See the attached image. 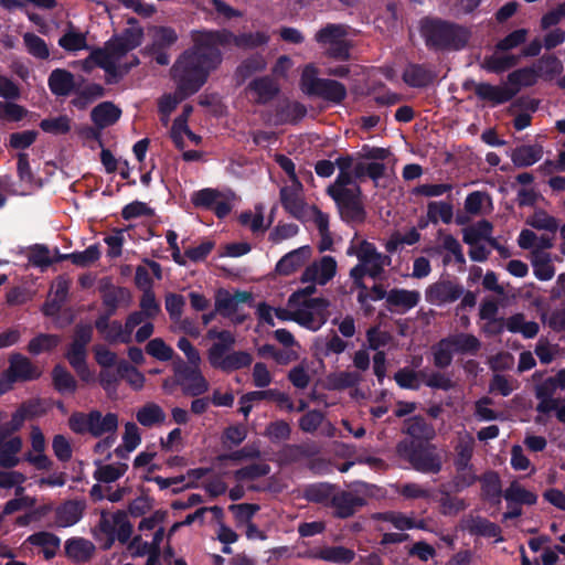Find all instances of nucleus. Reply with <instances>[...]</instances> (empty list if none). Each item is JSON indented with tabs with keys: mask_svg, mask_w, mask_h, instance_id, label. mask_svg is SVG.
<instances>
[{
	"mask_svg": "<svg viewBox=\"0 0 565 565\" xmlns=\"http://www.w3.org/2000/svg\"><path fill=\"white\" fill-rule=\"evenodd\" d=\"M543 154V148L540 145L520 146L511 153V160L516 167H529L537 162Z\"/></svg>",
	"mask_w": 565,
	"mask_h": 565,
	"instance_id": "38",
	"label": "nucleus"
},
{
	"mask_svg": "<svg viewBox=\"0 0 565 565\" xmlns=\"http://www.w3.org/2000/svg\"><path fill=\"white\" fill-rule=\"evenodd\" d=\"M178 383L188 396H200L209 391V383L198 366H185L179 371Z\"/></svg>",
	"mask_w": 565,
	"mask_h": 565,
	"instance_id": "19",
	"label": "nucleus"
},
{
	"mask_svg": "<svg viewBox=\"0 0 565 565\" xmlns=\"http://www.w3.org/2000/svg\"><path fill=\"white\" fill-rule=\"evenodd\" d=\"M307 115V108L299 102L284 100L275 110L276 125L297 124Z\"/></svg>",
	"mask_w": 565,
	"mask_h": 565,
	"instance_id": "26",
	"label": "nucleus"
},
{
	"mask_svg": "<svg viewBox=\"0 0 565 565\" xmlns=\"http://www.w3.org/2000/svg\"><path fill=\"white\" fill-rule=\"evenodd\" d=\"M52 377L54 387L58 392H75L77 383L73 375L64 366L56 365L52 371Z\"/></svg>",
	"mask_w": 565,
	"mask_h": 565,
	"instance_id": "57",
	"label": "nucleus"
},
{
	"mask_svg": "<svg viewBox=\"0 0 565 565\" xmlns=\"http://www.w3.org/2000/svg\"><path fill=\"white\" fill-rule=\"evenodd\" d=\"M253 362V356L246 351H231L220 364L215 367L230 373L239 369L248 367Z\"/></svg>",
	"mask_w": 565,
	"mask_h": 565,
	"instance_id": "44",
	"label": "nucleus"
},
{
	"mask_svg": "<svg viewBox=\"0 0 565 565\" xmlns=\"http://www.w3.org/2000/svg\"><path fill=\"white\" fill-rule=\"evenodd\" d=\"M537 81V72L533 67L519 68L508 75L509 88H515L516 94L521 87L533 86Z\"/></svg>",
	"mask_w": 565,
	"mask_h": 565,
	"instance_id": "47",
	"label": "nucleus"
},
{
	"mask_svg": "<svg viewBox=\"0 0 565 565\" xmlns=\"http://www.w3.org/2000/svg\"><path fill=\"white\" fill-rule=\"evenodd\" d=\"M463 527L471 535H479L484 537H495V542H502L501 527L481 516H468L463 521Z\"/></svg>",
	"mask_w": 565,
	"mask_h": 565,
	"instance_id": "25",
	"label": "nucleus"
},
{
	"mask_svg": "<svg viewBox=\"0 0 565 565\" xmlns=\"http://www.w3.org/2000/svg\"><path fill=\"white\" fill-rule=\"evenodd\" d=\"M362 375L355 371H341L329 375V384L333 390H345L358 385L362 381Z\"/></svg>",
	"mask_w": 565,
	"mask_h": 565,
	"instance_id": "52",
	"label": "nucleus"
},
{
	"mask_svg": "<svg viewBox=\"0 0 565 565\" xmlns=\"http://www.w3.org/2000/svg\"><path fill=\"white\" fill-rule=\"evenodd\" d=\"M270 472V466L265 462L252 463L234 472L237 481L255 480L267 476Z\"/></svg>",
	"mask_w": 565,
	"mask_h": 565,
	"instance_id": "61",
	"label": "nucleus"
},
{
	"mask_svg": "<svg viewBox=\"0 0 565 565\" xmlns=\"http://www.w3.org/2000/svg\"><path fill=\"white\" fill-rule=\"evenodd\" d=\"M525 223L536 230L547 231L552 234H555L559 226L558 221L548 215L544 210L535 211L526 218Z\"/></svg>",
	"mask_w": 565,
	"mask_h": 565,
	"instance_id": "54",
	"label": "nucleus"
},
{
	"mask_svg": "<svg viewBox=\"0 0 565 565\" xmlns=\"http://www.w3.org/2000/svg\"><path fill=\"white\" fill-rule=\"evenodd\" d=\"M66 556L77 564L87 563L95 554L93 542L83 537H73L65 542Z\"/></svg>",
	"mask_w": 565,
	"mask_h": 565,
	"instance_id": "24",
	"label": "nucleus"
},
{
	"mask_svg": "<svg viewBox=\"0 0 565 565\" xmlns=\"http://www.w3.org/2000/svg\"><path fill=\"white\" fill-rule=\"evenodd\" d=\"M310 246H301L286 254L276 265V273L289 276L301 268L311 257Z\"/></svg>",
	"mask_w": 565,
	"mask_h": 565,
	"instance_id": "22",
	"label": "nucleus"
},
{
	"mask_svg": "<svg viewBox=\"0 0 565 565\" xmlns=\"http://www.w3.org/2000/svg\"><path fill=\"white\" fill-rule=\"evenodd\" d=\"M534 353L542 364H550L561 353L558 344L550 343L548 340L541 338L534 349Z\"/></svg>",
	"mask_w": 565,
	"mask_h": 565,
	"instance_id": "62",
	"label": "nucleus"
},
{
	"mask_svg": "<svg viewBox=\"0 0 565 565\" xmlns=\"http://www.w3.org/2000/svg\"><path fill=\"white\" fill-rule=\"evenodd\" d=\"M143 39V31L139 26H131L114 39L109 40L104 49L92 52L96 65L111 76L117 75V62L129 51L139 46Z\"/></svg>",
	"mask_w": 565,
	"mask_h": 565,
	"instance_id": "4",
	"label": "nucleus"
},
{
	"mask_svg": "<svg viewBox=\"0 0 565 565\" xmlns=\"http://www.w3.org/2000/svg\"><path fill=\"white\" fill-rule=\"evenodd\" d=\"M7 369L17 381H30L40 376V372L26 356L14 353L10 356Z\"/></svg>",
	"mask_w": 565,
	"mask_h": 565,
	"instance_id": "29",
	"label": "nucleus"
},
{
	"mask_svg": "<svg viewBox=\"0 0 565 565\" xmlns=\"http://www.w3.org/2000/svg\"><path fill=\"white\" fill-rule=\"evenodd\" d=\"M317 282H309L305 288L298 289L289 297V305L295 307L298 306L309 313L318 312L321 317V326L327 321L329 312L328 308L330 302L326 298H311V296L317 291Z\"/></svg>",
	"mask_w": 565,
	"mask_h": 565,
	"instance_id": "10",
	"label": "nucleus"
},
{
	"mask_svg": "<svg viewBox=\"0 0 565 565\" xmlns=\"http://www.w3.org/2000/svg\"><path fill=\"white\" fill-rule=\"evenodd\" d=\"M291 427L285 420L269 423L265 429V436L273 443L285 441L290 438Z\"/></svg>",
	"mask_w": 565,
	"mask_h": 565,
	"instance_id": "64",
	"label": "nucleus"
},
{
	"mask_svg": "<svg viewBox=\"0 0 565 565\" xmlns=\"http://www.w3.org/2000/svg\"><path fill=\"white\" fill-rule=\"evenodd\" d=\"M353 253L359 259V264L353 267V275L359 277L370 276L377 279L384 271L387 256L379 253L375 246L366 241L360 242L356 246H352Z\"/></svg>",
	"mask_w": 565,
	"mask_h": 565,
	"instance_id": "9",
	"label": "nucleus"
},
{
	"mask_svg": "<svg viewBox=\"0 0 565 565\" xmlns=\"http://www.w3.org/2000/svg\"><path fill=\"white\" fill-rule=\"evenodd\" d=\"M436 73L427 65L411 64L403 73V81L412 87H425L434 82Z\"/></svg>",
	"mask_w": 565,
	"mask_h": 565,
	"instance_id": "30",
	"label": "nucleus"
},
{
	"mask_svg": "<svg viewBox=\"0 0 565 565\" xmlns=\"http://www.w3.org/2000/svg\"><path fill=\"white\" fill-rule=\"evenodd\" d=\"M139 424L145 427L161 425L166 422L167 415L161 406L156 403H147L136 414Z\"/></svg>",
	"mask_w": 565,
	"mask_h": 565,
	"instance_id": "43",
	"label": "nucleus"
},
{
	"mask_svg": "<svg viewBox=\"0 0 565 565\" xmlns=\"http://www.w3.org/2000/svg\"><path fill=\"white\" fill-rule=\"evenodd\" d=\"M463 295V287L455 280L440 279L428 286L426 300L433 305H445L457 301Z\"/></svg>",
	"mask_w": 565,
	"mask_h": 565,
	"instance_id": "11",
	"label": "nucleus"
},
{
	"mask_svg": "<svg viewBox=\"0 0 565 565\" xmlns=\"http://www.w3.org/2000/svg\"><path fill=\"white\" fill-rule=\"evenodd\" d=\"M519 63V58L515 55H504V56H495L492 55L487 57L482 63V68L493 72V73H502Z\"/></svg>",
	"mask_w": 565,
	"mask_h": 565,
	"instance_id": "59",
	"label": "nucleus"
},
{
	"mask_svg": "<svg viewBox=\"0 0 565 565\" xmlns=\"http://www.w3.org/2000/svg\"><path fill=\"white\" fill-rule=\"evenodd\" d=\"M452 352L460 354H477L481 349L479 339L470 333H456L445 338Z\"/></svg>",
	"mask_w": 565,
	"mask_h": 565,
	"instance_id": "32",
	"label": "nucleus"
},
{
	"mask_svg": "<svg viewBox=\"0 0 565 565\" xmlns=\"http://www.w3.org/2000/svg\"><path fill=\"white\" fill-rule=\"evenodd\" d=\"M245 92L254 104L266 105L278 95L279 86L270 76H260L250 81Z\"/></svg>",
	"mask_w": 565,
	"mask_h": 565,
	"instance_id": "16",
	"label": "nucleus"
},
{
	"mask_svg": "<svg viewBox=\"0 0 565 565\" xmlns=\"http://www.w3.org/2000/svg\"><path fill=\"white\" fill-rule=\"evenodd\" d=\"M348 28L343 24H327L320 29L315 40L323 47L324 54L331 58L347 61L350 58V43L345 40Z\"/></svg>",
	"mask_w": 565,
	"mask_h": 565,
	"instance_id": "7",
	"label": "nucleus"
},
{
	"mask_svg": "<svg viewBox=\"0 0 565 565\" xmlns=\"http://www.w3.org/2000/svg\"><path fill=\"white\" fill-rule=\"evenodd\" d=\"M93 533L96 539H100L104 535L106 537L104 548H109L116 539L121 543H126L131 536L132 525L125 511L119 510L115 513L103 511Z\"/></svg>",
	"mask_w": 565,
	"mask_h": 565,
	"instance_id": "6",
	"label": "nucleus"
},
{
	"mask_svg": "<svg viewBox=\"0 0 565 565\" xmlns=\"http://www.w3.org/2000/svg\"><path fill=\"white\" fill-rule=\"evenodd\" d=\"M503 497L507 501L529 505L534 504L537 500L536 494L526 490L516 481L511 482V484L504 490Z\"/></svg>",
	"mask_w": 565,
	"mask_h": 565,
	"instance_id": "51",
	"label": "nucleus"
},
{
	"mask_svg": "<svg viewBox=\"0 0 565 565\" xmlns=\"http://www.w3.org/2000/svg\"><path fill=\"white\" fill-rule=\"evenodd\" d=\"M420 295L416 290L406 289H392L388 291L386 302L388 307L401 308L402 310H409L417 306Z\"/></svg>",
	"mask_w": 565,
	"mask_h": 565,
	"instance_id": "34",
	"label": "nucleus"
},
{
	"mask_svg": "<svg viewBox=\"0 0 565 565\" xmlns=\"http://www.w3.org/2000/svg\"><path fill=\"white\" fill-rule=\"evenodd\" d=\"M131 300L127 288L110 286L103 291V303L107 307L109 315H114L121 305H128Z\"/></svg>",
	"mask_w": 565,
	"mask_h": 565,
	"instance_id": "39",
	"label": "nucleus"
},
{
	"mask_svg": "<svg viewBox=\"0 0 565 565\" xmlns=\"http://www.w3.org/2000/svg\"><path fill=\"white\" fill-rule=\"evenodd\" d=\"M202 40L203 32H198L193 50L183 53L171 67V76L183 96L195 94L205 83L209 71L221 62L220 50Z\"/></svg>",
	"mask_w": 565,
	"mask_h": 565,
	"instance_id": "1",
	"label": "nucleus"
},
{
	"mask_svg": "<svg viewBox=\"0 0 565 565\" xmlns=\"http://www.w3.org/2000/svg\"><path fill=\"white\" fill-rule=\"evenodd\" d=\"M60 342L61 338L57 334L40 333L29 342L28 351L33 355L50 352L56 348Z\"/></svg>",
	"mask_w": 565,
	"mask_h": 565,
	"instance_id": "49",
	"label": "nucleus"
},
{
	"mask_svg": "<svg viewBox=\"0 0 565 565\" xmlns=\"http://www.w3.org/2000/svg\"><path fill=\"white\" fill-rule=\"evenodd\" d=\"M307 557L338 565H348L355 558V552L342 545L322 546L308 551Z\"/></svg>",
	"mask_w": 565,
	"mask_h": 565,
	"instance_id": "20",
	"label": "nucleus"
},
{
	"mask_svg": "<svg viewBox=\"0 0 565 565\" xmlns=\"http://www.w3.org/2000/svg\"><path fill=\"white\" fill-rule=\"evenodd\" d=\"M492 224L487 220L479 221L463 230V242L468 245H476L481 239L489 238L492 233Z\"/></svg>",
	"mask_w": 565,
	"mask_h": 565,
	"instance_id": "50",
	"label": "nucleus"
},
{
	"mask_svg": "<svg viewBox=\"0 0 565 565\" xmlns=\"http://www.w3.org/2000/svg\"><path fill=\"white\" fill-rule=\"evenodd\" d=\"M431 354L437 369H446L452 363L454 352L445 338L431 347Z\"/></svg>",
	"mask_w": 565,
	"mask_h": 565,
	"instance_id": "55",
	"label": "nucleus"
},
{
	"mask_svg": "<svg viewBox=\"0 0 565 565\" xmlns=\"http://www.w3.org/2000/svg\"><path fill=\"white\" fill-rule=\"evenodd\" d=\"M202 41H204V43H212V45L217 49L218 45H235L242 50H253L266 45L269 41V35L265 32L235 35L227 30L204 31Z\"/></svg>",
	"mask_w": 565,
	"mask_h": 565,
	"instance_id": "8",
	"label": "nucleus"
},
{
	"mask_svg": "<svg viewBox=\"0 0 565 565\" xmlns=\"http://www.w3.org/2000/svg\"><path fill=\"white\" fill-rule=\"evenodd\" d=\"M267 62L264 55L256 53L244 58L234 72L236 85H242L249 77L266 70Z\"/></svg>",
	"mask_w": 565,
	"mask_h": 565,
	"instance_id": "27",
	"label": "nucleus"
},
{
	"mask_svg": "<svg viewBox=\"0 0 565 565\" xmlns=\"http://www.w3.org/2000/svg\"><path fill=\"white\" fill-rule=\"evenodd\" d=\"M404 433L419 443H429L436 437L435 427L422 416H413L404 420Z\"/></svg>",
	"mask_w": 565,
	"mask_h": 565,
	"instance_id": "23",
	"label": "nucleus"
},
{
	"mask_svg": "<svg viewBox=\"0 0 565 565\" xmlns=\"http://www.w3.org/2000/svg\"><path fill=\"white\" fill-rule=\"evenodd\" d=\"M22 449V439L18 436L9 438L0 446V466L7 469L15 467L20 459L18 454Z\"/></svg>",
	"mask_w": 565,
	"mask_h": 565,
	"instance_id": "41",
	"label": "nucleus"
},
{
	"mask_svg": "<svg viewBox=\"0 0 565 565\" xmlns=\"http://www.w3.org/2000/svg\"><path fill=\"white\" fill-rule=\"evenodd\" d=\"M537 72V77L553 78L563 71L562 62L554 55H544L537 60L533 67Z\"/></svg>",
	"mask_w": 565,
	"mask_h": 565,
	"instance_id": "48",
	"label": "nucleus"
},
{
	"mask_svg": "<svg viewBox=\"0 0 565 565\" xmlns=\"http://www.w3.org/2000/svg\"><path fill=\"white\" fill-rule=\"evenodd\" d=\"M365 503L366 501L363 497L352 491L340 490L338 488L330 508L333 509L334 516L348 519L365 505Z\"/></svg>",
	"mask_w": 565,
	"mask_h": 565,
	"instance_id": "17",
	"label": "nucleus"
},
{
	"mask_svg": "<svg viewBox=\"0 0 565 565\" xmlns=\"http://www.w3.org/2000/svg\"><path fill=\"white\" fill-rule=\"evenodd\" d=\"M119 425L118 415L115 413L103 414L98 409H94V437L99 438L104 435H114Z\"/></svg>",
	"mask_w": 565,
	"mask_h": 565,
	"instance_id": "36",
	"label": "nucleus"
},
{
	"mask_svg": "<svg viewBox=\"0 0 565 565\" xmlns=\"http://www.w3.org/2000/svg\"><path fill=\"white\" fill-rule=\"evenodd\" d=\"M302 183L290 184L280 189V202L284 209L295 218L305 220L308 214V205L302 195Z\"/></svg>",
	"mask_w": 565,
	"mask_h": 565,
	"instance_id": "15",
	"label": "nucleus"
},
{
	"mask_svg": "<svg viewBox=\"0 0 565 565\" xmlns=\"http://www.w3.org/2000/svg\"><path fill=\"white\" fill-rule=\"evenodd\" d=\"M475 440L471 436L466 435L459 438L456 450V458L454 461L455 467H467L471 466L470 460L473 454Z\"/></svg>",
	"mask_w": 565,
	"mask_h": 565,
	"instance_id": "56",
	"label": "nucleus"
},
{
	"mask_svg": "<svg viewBox=\"0 0 565 565\" xmlns=\"http://www.w3.org/2000/svg\"><path fill=\"white\" fill-rule=\"evenodd\" d=\"M327 193L338 205L341 217L347 222L363 223L366 212L362 202L360 185L351 174H339L327 188Z\"/></svg>",
	"mask_w": 565,
	"mask_h": 565,
	"instance_id": "3",
	"label": "nucleus"
},
{
	"mask_svg": "<svg viewBox=\"0 0 565 565\" xmlns=\"http://www.w3.org/2000/svg\"><path fill=\"white\" fill-rule=\"evenodd\" d=\"M465 89H473L475 94L481 99L493 104H503L511 100L516 95L515 88L509 86H494L489 83H476L470 79L465 82Z\"/></svg>",
	"mask_w": 565,
	"mask_h": 565,
	"instance_id": "13",
	"label": "nucleus"
},
{
	"mask_svg": "<svg viewBox=\"0 0 565 565\" xmlns=\"http://www.w3.org/2000/svg\"><path fill=\"white\" fill-rule=\"evenodd\" d=\"M419 32L426 46L436 51L461 50L471 38V31L467 26L431 17L420 20Z\"/></svg>",
	"mask_w": 565,
	"mask_h": 565,
	"instance_id": "2",
	"label": "nucleus"
},
{
	"mask_svg": "<svg viewBox=\"0 0 565 565\" xmlns=\"http://www.w3.org/2000/svg\"><path fill=\"white\" fill-rule=\"evenodd\" d=\"M206 338L215 340V342L207 350V360L214 369L220 364L222 359L226 356L236 343L235 335L228 330L218 331L212 328L207 331Z\"/></svg>",
	"mask_w": 565,
	"mask_h": 565,
	"instance_id": "12",
	"label": "nucleus"
},
{
	"mask_svg": "<svg viewBox=\"0 0 565 565\" xmlns=\"http://www.w3.org/2000/svg\"><path fill=\"white\" fill-rule=\"evenodd\" d=\"M121 115V110L111 102H103L90 111V119L102 130L114 125Z\"/></svg>",
	"mask_w": 565,
	"mask_h": 565,
	"instance_id": "28",
	"label": "nucleus"
},
{
	"mask_svg": "<svg viewBox=\"0 0 565 565\" xmlns=\"http://www.w3.org/2000/svg\"><path fill=\"white\" fill-rule=\"evenodd\" d=\"M252 298V294L248 291L231 294L228 290L221 288L215 292L214 306L221 316L228 318L238 311L239 305L250 301Z\"/></svg>",
	"mask_w": 565,
	"mask_h": 565,
	"instance_id": "18",
	"label": "nucleus"
},
{
	"mask_svg": "<svg viewBox=\"0 0 565 565\" xmlns=\"http://www.w3.org/2000/svg\"><path fill=\"white\" fill-rule=\"evenodd\" d=\"M452 204L449 202H430L427 205V218L437 224L441 220L445 224L452 221Z\"/></svg>",
	"mask_w": 565,
	"mask_h": 565,
	"instance_id": "53",
	"label": "nucleus"
},
{
	"mask_svg": "<svg viewBox=\"0 0 565 565\" xmlns=\"http://www.w3.org/2000/svg\"><path fill=\"white\" fill-rule=\"evenodd\" d=\"M317 450L307 445H285L280 450V457L288 462L298 461L301 458L316 454Z\"/></svg>",
	"mask_w": 565,
	"mask_h": 565,
	"instance_id": "63",
	"label": "nucleus"
},
{
	"mask_svg": "<svg viewBox=\"0 0 565 565\" xmlns=\"http://www.w3.org/2000/svg\"><path fill=\"white\" fill-rule=\"evenodd\" d=\"M337 273V262L331 256H323L305 268L300 277L302 284L317 282L326 285Z\"/></svg>",
	"mask_w": 565,
	"mask_h": 565,
	"instance_id": "14",
	"label": "nucleus"
},
{
	"mask_svg": "<svg viewBox=\"0 0 565 565\" xmlns=\"http://www.w3.org/2000/svg\"><path fill=\"white\" fill-rule=\"evenodd\" d=\"M396 454L419 472L436 475L443 469V457L433 444L403 439Z\"/></svg>",
	"mask_w": 565,
	"mask_h": 565,
	"instance_id": "5",
	"label": "nucleus"
},
{
	"mask_svg": "<svg viewBox=\"0 0 565 565\" xmlns=\"http://www.w3.org/2000/svg\"><path fill=\"white\" fill-rule=\"evenodd\" d=\"M337 489L338 487L334 484L321 482L308 486L305 489L303 495L310 502L330 508Z\"/></svg>",
	"mask_w": 565,
	"mask_h": 565,
	"instance_id": "33",
	"label": "nucleus"
},
{
	"mask_svg": "<svg viewBox=\"0 0 565 565\" xmlns=\"http://www.w3.org/2000/svg\"><path fill=\"white\" fill-rule=\"evenodd\" d=\"M532 266L534 275L540 280H550L555 275V268L551 255L544 250H532Z\"/></svg>",
	"mask_w": 565,
	"mask_h": 565,
	"instance_id": "37",
	"label": "nucleus"
},
{
	"mask_svg": "<svg viewBox=\"0 0 565 565\" xmlns=\"http://www.w3.org/2000/svg\"><path fill=\"white\" fill-rule=\"evenodd\" d=\"M315 96L322 97L333 103H341L347 97V88L340 82L324 78L320 83Z\"/></svg>",
	"mask_w": 565,
	"mask_h": 565,
	"instance_id": "46",
	"label": "nucleus"
},
{
	"mask_svg": "<svg viewBox=\"0 0 565 565\" xmlns=\"http://www.w3.org/2000/svg\"><path fill=\"white\" fill-rule=\"evenodd\" d=\"M70 429L77 435H90L94 437V409L88 413L74 412L67 420Z\"/></svg>",
	"mask_w": 565,
	"mask_h": 565,
	"instance_id": "45",
	"label": "nucleus"
},
{
	"mask_svg": "<svg viewBox=\"0 0 565 565\" xmlns=\"http://www.w3.org/2000/svg\"><path fill=\"white\" fill-rule=\"evenodd\" d=\"M482 286L484 289L493 291L498 295L499 302L502 307L507 306L510 299L515 298L514 289L509 284H499L498 277L493 271H488L484 275L482 279Z\"/></svg>",
	"mask_w": 565,
	"mask_h": 565,
	"instance_id": "40",
	"label": "nucleus"
},
{
	"mask_svg": "<svg viewBox=\"0 0 565 565\" xmlns=\"http://www.w3.org/2000/svg\"><path fill=\"white\" fill-rule=\"evenodd\" d=\"M127 469L126 463L103 465L95 470L94 478L99 482L110 483L124 476Z\"/></svg>",
	"mask_w": 565,
	"mask_h": 565,
	"instance_id": "58",
	"label": "nucleus"
},
{
	"mask_svg": "<svg viewBox=\"0 0 565 565\" xmlns=\"http://www.w3.org/2000/svg\"><path fill=\"white\" fill-rule=\"evenodd\" d=\"M28 542L32 545L42 547L44 557L50 559L56 555L60 548V539L51 532H38L28 537Z\"/></svg>",
	"mask_w": 565,
	"mask_h": 565,
	"instance_id": "42",
	"label": "nucleus"
},
{
	"mask_svg": "<svg viewBox=\"0 0 565 565\" xmlns=\"http://www.w3.org/2000/svg\"><path fill=\"white\" fill-rule=\"evenodd\" d=\"M275 315L280 320H294L312 330H317L321 327V317L318 312H315L313 315L309 313V311H306L298 306H290L289 301L287 302V309L277 308L275 309Z\"/></svg>",
	"mask_w": 565,
	"mask_h": 565,
	"instance_id": "21",
	"label": "nucleus"
},
{
	"mask_svg": "<svg viewBox=\"0 0 565 565\" xmlns=\"http://www.w3.org/2000/svg\"><path fill=\"white\" fill-rule=\"evenodd\" d=\"M85 510V504L81 501H67L56 511V522L60 526L66 527L77 523Z\"/></svg>",
	"mask_w": 565,
	"mask_h": 565,
	"instance_id": "35",
	"label": "nucleus"
},
{
	"mask_svg": "<svg viewBox=\"0 0 565 565\" xmlns=\"http://www.w3.org/2000/svg\"><path fill=\"white\" fill-rule=\"evenodd\" d=\"M47 84L51 92L56 96H68L76 86L74 75L63 68L52 71Z\"/></svg>",
	"mask_w": 565,
	"mask_h": 565,
	"instance_id": "31",
	"label": "nucleus"
},
{
	"mask_svg": "<svg viewBox=\"0 0 565 565\" xmlns=\"http://www.w3.org/2000/svg\"><path fill=\"white\" fill-rule=\"evenodd\" d=\"M117 373L121 379L126 380L135 390H140L143 386V374L139 372L136 367L131 366L128 362L120 361L117 364Z\"/></svg>",
	"mask_w": 565,
	"mask_h": 565,
	"instance_id": "60",
	"label": "nucleus"
}]
</instances>
